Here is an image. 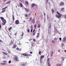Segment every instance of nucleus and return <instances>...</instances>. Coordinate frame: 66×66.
<instances>
[{
  "instance_id": "48",
  "label": "nucleus",
  "mask_w": 66,
  "mask_h": 66,
  "mask_svg": "<svg viewBox=\"0 0 66 66\" xmlns=\"http://www.w3.org/2000/svg\"><path fill=\"white\" fill-rule=\"evenodd\" d=\"M35 31V29H34L33 31V33H34V32Z\"/></svg>"
},
{
  "instance_id": "6",
  "label": "nucleus",
  "mask_w": 66,
  "mask_h": 66,
  "mask_svg": "<svg viewBox=\"0 0 66 66\" xmlns=\"http://www.w3.org/2000/svg\"><path fill=\"white\" fill-rule=\"evenodd\" d=\"M51 24L50 23H48V28L49 29H50L51 28Z\"/></svg>"
},
{
  "instance_id": "7",
  "label": "nucleus",
  "mask_w": 66,
  "mask_h": 66,
  "mask_svg": "<svg viewBox=\"0 0 66 66\" xmlns=\"http://www.w3.org/2000/svg\"><path fill=\"white\" fill-rule=\"evenodd\" d=\"M44 57H45V56L44 55H42L40 57V60H42V59H43Z\"/></svg>"
},
{
  "instance_id": "35",
  "label": "nucleus",
  "mask_w": 66,
  "mask_h": 66,
  "mask_svg": "<svg viewBox=\"0 0 66 66\" xmlns=\"http://www.w3.org/2000/svg\"><path fill=\"white\" fill-rule=\"evenodd\" d=\"M28 56V54H25V56Z\"/></svg>"
},
{
  "instance_id": "10",
  "label": "nucleus",
  "mask_w": 66,
  "mask_h": 66,
  "mask_svg": "<svg viewBox=\"0 0 66 66\" xmlns=\"http://www.w3.org/2000/svg\"><path fill=\"white\" fill-rule=\"evenodd\" d=\"M25 4H26V5H29V3H28V2L26 1L25 2Z\"/></svg>"
},
{
  "instance_id": "61",
  "label": "nucleus",
  "mask_w": 66,
  "mask_h": 66,
  "mask_svg": "<svg viewBox=\"0 0 66 66\" xmlns=\"http://www.w3.org/2000/svg\"><path fill=\"white\" fill-rule=\"evenodd\" d=\"M60 17H57V18H60Z\"/></svg>"
},
{
  "instance_id": "42",
  "label": "nucleus",
  "mask_w": 66,
  "mask_h": 66,
  "mask_svg": "<svg viewBox=\"0 0 66 66\" xmlns=\"http://www.w3.org/2000/svg\"><path fill=\"white\" fill-rule=\"evenodd\" d=\"M61 45L62 46H64V43H62V44H61Z\"/></svg>"
},
{
  "instance_id": "36",
  "label": "nucleus",
  "mask_w": 66,
  "mask_h": 66,
  "mask_svg": "<svg viewBox=\"0 0 66 66\" xmlns=\"http://www.w3.org/2000/svg\"><path fill=\"white\" fill-rule=\"evenodd\" d=\"M29 56H27L26 57V59H28L29 58Z\"/></svg>"
},
{
  "instance_id": "5",
  "label": "nucleus",
  "mask_w": 66,
  "mask_h": 66,
  "mask_svg": "<svg viewBox=\"0 0 66 66\" xmlns=\"http://www.w3.org/2000/svg\"><path fill=\"white\" fill-rule=\"evenodd\" d=\"M15 24H19V21L18 20H17L15 21Z\"/></svg>"
},
{
  "instance_id": "47",
  "label": "nucleus",
  "mask_w": 66,
  "mask_h": 66,
  "mask_svg": "<svg viewBox=\"0 0 66 66\" xmlns=\"http://www.w3.org/2000/svg\"><path fill=\"white\" fill-rule=\"evenodd\" d=\"M32 31H33V29H31V30L30 31V32H32Z\"/></svg>"
},
{
  "instance_id": "28",
  "label": "nucleus",
  "mask_w": 66,
  "mask_h": 66,
  "mask_svg": "<svg viewBox=\"0 0 66 66\" xmlns=\"http://www.w3.org/2000/svg\"><path fill=\"white\" fill-rule=\"evenodd\" d=\"M32 17H30L29 19V20L30 21H32Z\"/></svg>"
},
{
  "instance_id": "41",
  "label": "nucleus",
  "mask_w": 66,
  "mask_h": 66,
  "mask_svg": "<svg viewBox=\"0 0 66 66\" xmlns=\"http://www.w3.org/2000/svg\"><path fill=\"white\" fill-rule=\"evenodd\" d=\"M33 41H34V42H36V40H35V39H33Z\"/></svg>"
},
{
  "instance_id": "25",
  "label": "nucleus",
  "mask_w": 66,
  "mask_h": 66,
  "mask_svg": "<svg viewBox=\"0 0 66 66\" xmlns=\"http://www.w3.org/2000/svg\"><path fill=\"white\" fill-rule=\"evenodd\" d=\"M58 16L57 17H61V16H62V15L60 13V14H58Z\"/></svg>"
},
{
  "instance_id": "58",
  "label": "nucleus",
  "mask_w": 66,
  "mask_h": 66,
  "mask_svg": "<svg viewBox=\"0 0 66 66\" xmlns=\"http://www.w3.org/2000/svg\"><path fill=\"white\" fill-rule=\"evenodd\" d=\"M22 66H24L25 65H24V64H22Z\"/></svg>"
},
{
  "instance_id": "40",
  "label": "nucleus",
  "mask_w": 66,
  "mask_h": 66,
  "mask_svg": "<svg viewBox=\"0 0 66 66\" xmlns=\"http://www.w3.org/2000/svg\"><path fill=\"white\" fill-rule=\"evenodd\" d=\"M31 29H32L33 28V26L32 25H31L30 27Z\"/></svg>"
},
{
  "instance_id": "62",
  "label": "nucleus",
  "mask_w": 66,
  "mask_h": 66,
  "mask_svg": "<svg viewBox=\"0 0 66 66\" xmlns=\"http://www.w3.org/2000/svg\"><path fill=\"white\" fill-rule=\"evenodd\" d=\"M60 51H61L60 50H58V52H60Z\"/></svg>"
},
{
  "instance_id": "39",
  "label": "nucleus",
  "mask_w": 66,
  "mask_h": 66,
  "mask_svg": "<svg viewBox=\"0 0 66 66\" xmlns=\"http://www.w3.org/2000/svg\"><path fill=\"white\" fill-rule=\"evenodd\" d=\"M57 14L58 15L59 14H60V13L58 12H57Z\"/></svg>"
},
{
  "instance_id": "46",
  "label": "nucleus",
  "mask_w": 66,
  "mask_h": 66,
  "mask_svg": "<svg viewBox=\"0 0 66 66\" xmlns=\"http://www.w3.org/2000/svg\"><path fill=\"white\" fill-rule=\"evenodd\" d=\"M39 54H41V52L40 51H39Z\"/></svg>"
},
{
  "instance_id": "4",
  "label": "nucleus",
  "mask_w": 66,
  "mask_h": 66,
  "mask_svg": "<svg viewBox=\"0 0 66 66\" xmlns=\"http://www.w3.org/2000/svg\"><path fill=\"white\" fill-rule=\"evenodd\" d=\"M64 2H61V3H60L59 6H64Z\"/></svg>"
},
{
  "instance_id": "26",
  "label": "nucleus",
  "mask_w": 66,
  "mask_h": 66,
  "mask_svg": "<svg viewBox=\"0 0 66 66\" xmlns=\"http://www.w3.org/2000/svg\"><path fill=\"white\" fill-rule=\"evenodd\" d=\"M7 7H5L3 8L2 9V10H5V9H6V8H7Z\"/></svg>"
},
{
  "instance_id": "15",
  "label": "nucleus",
  "mask_w": 66,
  "mask_h": 66,
  "mask_svg": "<svg viewBox=\"0 0 66 66\" xmlns=\"http://www.w3.org/2000/svg\"><path fill=\"white\" fill-rule=\"evenodd\" d=\"M25 11H26V12H29V10L27 8H25Z\"/></svg>"
},
{
  "instance_id": "60",
  "label": "nucleus",
  "mask_w": 66,
  "mask_h": 66,
  "mask_svg": "<svg viewBox=\"0 0 66 66\" xmlns=\"http://www.w3.org/2000/svg\"><path fill=\"white\" fill-rule=\"evenodd\" d=\"M35 6H37V5H35Z\"/></svg>"
},
{
  "instance_id": "27",
  "label": "nucleus",
  "mask_w": 66,
  "mask_h": 66,
  "mask_svg": "<svg viewBox=\"0 0 66 66\" xmlns=\"http://www.w3.org/2000/svg\"><path fill=\"white\" fill-rule=\"evenodd\" d=\"M22 56H23L22 57H23V56H25V54H22Z\"/></svg>"
},
{
  "instance_id": "50",
  "label": "nucleus",
  "mask_w": 66,
  "mask_h": 66,
  "mask_svg": "<svg viewBox=\"0 0 66 66\" xmlns=\"http://www.w3.org/2000/svg\"><path fill=\"white\" fill-rule=\"evenodd\" d=\"M9 35V36L11 38H12V37H11V36H10V35Z\"/></svg>"
},
{
  "instance_id": "64",
  "label": "nucleus",
  "mask_w": 66,
  "mask_h": 66,
  "mask_svg": "<svg viewBox=\"0 0 66 66\" xmlns=\"http://www.w3.org/2000/svg\"><path fill=\"white\" fill-rule=\"evenodd\" d=\"M53 52H51L52 54H53Z\"/></svg>"
},
{
  "instance_id": "55",
  "label": "nucleus",
  "mask_w": 66,
  "mask_h": 66,
  "mask_svg": "<svg viewBox=\"0 0 66 66\" xmlns=\"http://www.w3.org/2000/svg\"><path fill=\"white\" fill-rule=\"evenodd\" d=\"M31 56V55L30 54H28V56Z\"/></svg>"
},
{
  "instance_id": "34",
  "label": "nucleus",
  "mask_w": 66,
  "mask_h": 66,
  "mask_svg": "<svg viewBox=\"0 0 66 66\" xmlns=\"http://www.w3.org/2000/svg\"><path fill=\"white\" fill-rule=\"evenodd\" d=\"M64 10V8H62L61 9V11H63Z\"/></svg>"
},
{
  "instance_id": "12",
  "label": "nucleus",
  "mask_w": 66,
  "mask_h": 66,
  "mask_svg": "<svg viewBox=\"0 0 66 66\" xmlns=\"http://www.w3.org/2000/svg\"><path fill=\"white\" fill-rule=\"evenodd\" d=\"M13 41H12V40H11V41L9 43V44L10 45H12V44H13Z\"/></svg>"
},
{
  "instance_id": "53",
  "label": "nucleus",
  "mask_w": 66,
  "mask_h": 66,
  "mask_svg": "<svg viewBox=\"0 0 66 66\" xmlns=\"http://www.w3.org/2000/svg\"><path fill=\"white\" fill-rule=\"evenodd\" d=\"M23 33H22V34L21 35L22 36H23Z\"/></svg>"
},
{
  "instance_id": "56",
  "label": "nucleus",
  "mask_w": 66,
  "mask_h": 66,
  "mask_svg": "<svg viewBox=\"0 0 66 66\" xmlns=\"http://www.w3.org/2000/svg\"><path fill=\"white\" fill-rule=\"evenodd\" d=\"M61 64H58V66H61Z\"/></svg>"
},
{
  "instance_id": "32",
  "label": "nucleus",
  "mask_w": 66,
  "mask_h": 66,
  "mask_svg": "<svg viewBox=\"0 0 66 66\" xmlns=\"http://www.w3.org/2000/svg\"><path fill=\"white\" fill-rule=\"evenodd\" d=\"M13 20L14 21L15 20V18H14V17H13L12 18Z\"/></svg>"
},
{
  "instance_id": "3",
  "label": "nucleus",
  "mask_w": 66,
  "mask_h": 66,
  "mask_svg": "<svg viewBox=\"0 0 66 66\" xmlns=\"http://www.w3.org/2000/svg\"><path fill=\"white\" fill-rule=\"evenodd\" d=\"M16 51H20L22 50V49L20 48V49H19L18 47H17L16 49Z\"/></svg>"
},
{
  "instance_id": "57",
  "label": "nucleus",
  "mask_w": 66,
  "mask_h": 66,
  "mask_svg": "<svg viewBox=\"0 0 66 66\" xmlns=\"http://www.w3.org/2000/svg\"><path fill=\"white\" fill-rule=\"evenodd\" d=\"M21 45V44H20V43H19V46H20V45Z\"/></svg>"
},
{
  "instance_id": "63",
  "label": "nucleus",
  "mask_w": 66,
  "mask_h": 66,
  "mask_svg": "<svg viewBox=\"0 0 66 66\" xmlns=\"http://www.w3.org/2000/svg\"><path fill=\"white\" fill-rule=\"evenodd\" d=\"M63 16H64L65 17H66V14L65 15H63Z\"/></svg>"
},
{
  "instance_id": "31",
  "label": "nucleus",
  "mask_w": 66,
  "mask_h": 66,
  "mask_svg": "<svg viewBox=\"0 0 66 66\" xmlns=\"http://www.w3.org/2000/svg\"><path fill=\"white\" fill-rule=\"evenodd\" d=\"M27 32H28V33H30V30H29V29H28Z\"/></svg>"
},
{
  "instance_id": "22",
  "label": "nucleus",
  "mask_w": 66,
  "mask_h": 66,
  "mask_svg": "<svg viewBox=\"0 0 66 66\" xmlns=\"http://www.w3.org/2000/svg\"><path fill=\"white\" fill-rule=\"evenodd\" d=\"M40 27V25L39 24H38V26H37V28H39Z\"/></svg>"
},
{
  "instance_id": "59",
  "label": "nucleus",
  "mask_w": 66,
  "mask_h": 66,
  "mask_svg": "<svg viewBox=\"0 0 66 66\" xmlns=\"http://www.w3.org/2000/svg\"><path fill=\"white\" fill-rule=\"evenodd\" d=\"M61 59H64V57H62L61 58Z\"/></svg>"
},
{
  "instance_id": "38",
  "label": "nucleus",
  "mask_w": 66,
  "mask_h": 66,
  "mask_svg": "<svg viewBox=\"0 0 66 66\" xmlns=\"http://www.w3.org/2000/svg\"><path fill=\"white\" fill-rule=\"evenodd\" d=\"M52 43H55V41L53 40H52Z\"/></svg>"
},
{
  "instance_id": "33",
  "label": "nucleus",
  "mask_w": 66,
  "mask_h": 66,
  "mask_svg": "<svg viewBox=\"0 0 66 66\" xmlns=\"http://www.w3.org/2000/svg\"><path fill=\"white\" fill-rule=\"evenodd\" d=\"M36 27H37V25H35L34 26V27H35V29L36 28Z\"/></svg>"
},
{
  "instance_id": "17",
  "label": "nucleus",
  "mask_w": 66,
  "mask_h": 66,
  "mask_svg": "<svg viewBox=\"0 0 66 66\" xmlns=\"http://www.w3.org/2000/svg\"><path fill=\"white\" fill-rule=\"evenodd\" d=\"M19 4V5L20 7H22V4L21 3H20Z\"/></svg>"
},
{
  "instance_id": "13",
  "label": "nucleus",
  "mask_w": 66,
  "mask_h": 66,
  "mask_svg": "<svg viewBox=\"0 0 66 66\" xmlns=\"http://www.w3.org/2000/svg\"><path fill=\"white\" fill-rule=\"evenodd\" d=\"M34 6H35V4L33 3L31 4V6L32 7H33Z\"/></svg>"
},
{
  "instance_id": "11",
  "label": "nucleus",
  "mask_w": 66,
  "mask_h": 66,
  "mask_svg": "<svg viewBox=\"0 0 66 66\" xmlns=\"http://www.w3.org/2000/svg\"><path fill=\"white\" fill-rule=\"evenodd\" d=\"M66 37L64 38H63V40L62 41H63V42H65V41H66Z\"/></svg>"
},
{
  "instance_id": "18",
  "label": "nucleus",
  "mask_w": 66,
  "mask_h": 66,
  "mask_svg": "<svg viewBox=\"0 0 66 66\" xmlns=\"http://www.w3.org/2000/svg\"><path fill=\"white\" fill-rule=\"evenodd\" d=\"M51 11H52V13H54V10H53V9H52V10H51Z\"/></svg>"
},
{
  "instance_id": "54",
  "label": "nucleus",
  "mask_w": 66,
  "mask_h": 66,
  "mask_svg": "<svg viewBox=\"0 0 66 66\" xmlns=\"http://www.w3.org/2000/svg\"><path fill=\"white\" fill-rule=\"evenodd\" d=\"M26 17H28V15L27 14H25Z\"/></svg>"
},
{
  "instance_id": "44",
  "label": "nucleus",
  "mask_w": 66,
  "mask_h": 66,
  "mask_svg": "<svg viewBox=\"0 0 66 66\" xmlns=\"http://www.w3.org/2000/svg\"><path fill=\"white\" fill-rule=\"evenodd\" d=\"M11 63V61H10L9 62V64H10V63Z\"/></svg>"
},
{
  "instance_id": "30",
  "label": "nucleus",
  "mask_w": 66,
  "mask_h": 66,
  "mask_svg": "<svg viewBox=\"0 0 66 66\" xmlns=\"http://www.w3.org/2000/svg\"><path fill=\"white\" fill-rule=\"evenodd\" d=\"M47 61V62H49V61H50V59H49V58H48Z\"/></svg>"
},
{
  "instance_id": "21",
  "label": "nucleus",
  "mask_w": 66,
  "mask_h": 66,
  "mask_svg": "<svg viewBox=\"0 0 66 66\" xmlns=\"http://www.w3.org/2000/svg\"><path fill=\"white\" fill-rule=\"evenodd\" d=\"M37 35L36 37L37 38V37H39V33H37Z\"/></svg>"
},
{
  "instance_id": "19",
  "label": "nucleus",
  "mask_w": 66,
  "mask_h": 66,
  "mask_svg": "<svg viewBox=\"0 0 66 66\" xmlns=\"http://www.w3.org/2000/svg\"><path fill=\"white\" fill-rule=\"evenodd\" d=\"M12 28L11 27H10V28H9L8 29V31H10V30H12Z\"/></svg>"
},
{
  "instance_id": "51",
  "label": "nucleus",
  "mask_w": 66,
  "mask_h": 66,
  "mask_svg": "<svg viewBox=\"0 0 66 66\" xmlns=\"http://www.w3.org/2000/svg\"><path fill=\"white\" fill-rule=\"evenodd\" d=\"M22 38H23V37H21V36L20 37V39H22Z\"/></svg>"
},
{
  "instance_id": "29",
  "label": "nucleus",
  "mask_w": 66,
  "mask_h": 66,
  "mask_svg": "<svg viewBox=\"0 0 66 66\" xmlns=\"http://www.w3.org/2000/svg\"><path fill=\"white\" fill-rule=\"evenodd\" d=\"M5 11H6V10H2V13H4V12H5Z\"/></svg>"
},
{
  "instance_id": "23",
  "label": "nucleus",
  "mask_w": 66,
  "mask_h": 66,
  "mask_svg": "<svg viewBox=\"0 0 66 66\" xmlns=\"http://www.w3.org/2000/svg\"><path fill=\"white\" fill-rule=\"evenodd\" d=\"M11 1H9L7 2L6 3V4H9V3H11Z\"/></svg>"
},
{
  "instance_id": "8",
  "label": "nucleus",
  "mask_w": 66,
  "mask_h": 66,
  "mask_svg": "<svg viewBox=\"0 0 66 66\" xmlns=\"http://www.w3.org/2000/svg\"><path fill=\"white\" fill-rule=\"evenodd\" d=\"M16 48V45L14 44L13 45L12 48L14 49V48Z\"/></svg>"
},
{
  "instance_id": "52",
  "label": "nucleus",
  "mask_w": 66,
  "mask_h": 66,
  "mask_svg": "<svg viewBox=\"0 0 66 66\" xmlns=\"http://www.w3.org/2000/svg\"><path fill=\"white\" fill-rule=\"evenodd\" d=\"M35 32H34L33 34V35H35Z\"/></svg>"
},
{
  "instance_id": "1",
  "label": "nucleus",
  "mask_w": 66,
  "mask_h": 66,
  "mask_svg": "<svg viewBox=\"0 0 66 66\" xmlns=\"http://www.w3.org/2000/svg\"><path fill=\"white\" fill-rule=\"evenodd\" d=\"M1 19L3 21L2 24L3 26L4 25V24H5V23H6V20L4 19L3 17H1Z\"/></svg>"
},
{
  "instance_id": "49",
  "label": "nucleus",
  "mask_w": 66,
  "mask_h": 66,
  "mask_svg": "<svg viewBox=\"0 0 66 66\" xmlns=\"http://www.w3.org/2000/svg\"><path fill=\"white\" fill-rule=\"evenodd\" d=\"M2 27H1V25L0 24V29H1Z\"/></svg>"
},
{
  "instance_id": "43",
  "label": "nucleus",
  "mask_w": 66,
  "mask_h": 66,
  "mask_svg": "<svg viewBox=\"0 0 66 66\" xmlns=\"http://www.w3.org/2000/svg\"><path fill=\"white\" fill-rule=\"evenodd\" d=\"M56 39H57V38H55L54 39V40L55 41V40H56Z\"/></svg>"
},
{
  "instance_id": "37",
  "label": "nucleus",
  "mask_w": 66,
  "mask_h": 66,
  "mask_svg": "<svg viewBox=\"0 0 66 66\" xmlns=\"http://www.w3.org/2000/svg\"><path fill=\"white\" fill-rule=\"evenodd\" d=\"M48 1L49 0H46V3H48Z\"/></svg>"
},
{
  "instance_id": "16",
  "label": "nucleus",
  "mask_w": 66,
  "mask_h": 66,
  "mask_svg": "<svg viewBox=\"0 0 66 66\" xmlns=\"http://www.w3.org/2000/svg\"><path fill=\"white\" fill-rule=\"evenodd\" d=\"M20 1L21 3H24V1L23 0H20Z\"/></svg>"
},
{
  "instance_id": "2",
  "label": "nucleus",
  "mask_w": 66,
  "mask_h": 66,
  "mask_svg": "<svg viewBox=\"0 0 66 66\" xmlns=\"http://www.w3.org/2000/svg\"><path fill=\"white\" fill-rule=\"evenodd\" d=\"M13 59L16 61H19V59L18 58V56H17L14 55L13 57Z\"/></svg>"
},
{
  "instance_id": "45",
  "label": "nucleus",
  "mask_w": 66,
  "mask_h": 66,
  "mask_svg": "<svg viewBox=\"0 0 66 66\" xmlns=\"http://www.w3.org/2000/svg\"><path fill=\"white\" fill-rule=\"evenodd\" d=\"M61 38H59V40H60V41H62V40L61 39Z\"/></svg>"
},
{
  "instance_id": "14",
  "label": "nucleus",
  "mask_w": 66,
  "mask_h": 66,
  "mask_svg": "<svg viewBox=\"0 0 66 66\" xmlns=\"http://www.w3.org/2000/svg\"><path fill=\"white\" fill-rule=\"evenodd\" d=\"M48 66H51L50 65V63L49 62H47Z\"/></svg>"
},
{
  "instance_id": "20",
  "label": "nucleus",
  "mask_w": 66,
  "mask_h": 66,
  "mask_svg": "<svg viewBox=\"0 0 66 66\" xmlns=\"http://www.w3.org/2000/svg\"><path fill=\"white\" fill-rule=\"evenodd\" d=\"M1 65H5V63H1Z\"/></svg>"
},
{
  "instance_id": "9",
  "label": "nucleus",
  "mask_w": 66,
  "mask_h": 66,
  "mask_svg": "<svg viewBox=\"0 0 66 66\" xmlns=\"http://www.w3.org/2000/svg\"><path fill=\"white\" fill-rule=\"evenodd\" d=\"M32 22L33 23H34H34H35V21L34 19H32Z\"/></svg>"
},
{
  "instance_id": "24",
  "label": "nucleus",
  "mask_w": 66,
  "mask_h": 66,
  "mask_svg": "<svg viewBox=\"0 0 66 66\" xmlns=\"http://www.w3.org/2000/svg\"><path fill=\"white\" fill-rule=\"evenodd\" d=\"M2 53H3V54H5V55H7V53H5L4 52H3Z\"/></svg>"
}]
</instances>
